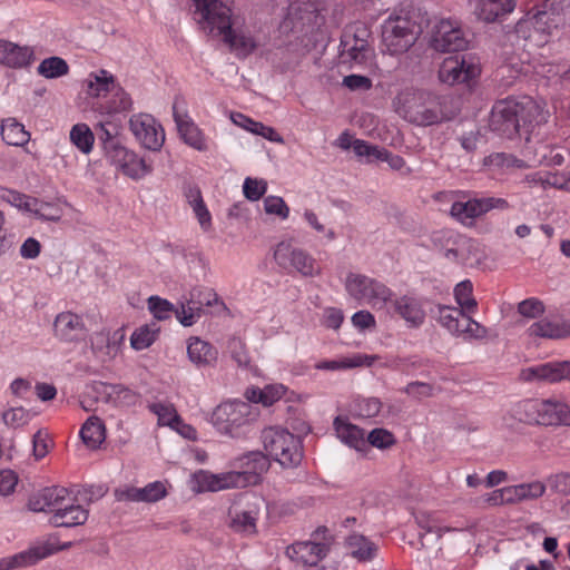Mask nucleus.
I'll return each instance as SVG.
<instances>
[{
	"label": "nucleus",
	"mask_w": 570,
	"mask_h": 570,
	"mask_svg": "<svg viewBox=\"0 0 570 570\" xmlns=\"http://www.w3.org/2000/svg\"><path fill=\"white\" fill-rule=\"evenodd\" d=\"M515 8V0H478L476 13L488 23L499 21Z\"/></svg>",
	"instance_id": "c756f323"
},
{
	"label": "nucleus",
	"mask_w": 570,
	"mask_h": 570,
	"mask_svg": "<svg viewBox=\"0 0 570 570\" xmlns=\"http://www.w3.org/2000/svg\"><path fill=\"white\" fill-rule=\"evenodd\" d=\"M30 419V412L22 406L11 407L2 413L3 423L11 429H18L26 425Z\"/></svg>",
	"instance_id": "09e8293b"
},
{
	"label": "nucleus",
	"mask_w": 570,
	"mask_h": 570,
	"mask_svg": "<svg viewBox=\"0 0 570 570\" xmlns=\"http://www.w3.org/2000/svg\"><path fill=\"white\" fill-rule=\"evenodd\" d=\"M149 409L157 414L159 423L176 428L181 424V419L171 404L154 403Z\"/></svg>",
	"instance_id": "49530a36"
},
{
	"label": "nucleus",
	"mask_w": 570,
	"mask_h": 570,
	"mask_svg": "<svg viewBox=\"0 0 570 570\" xmlns=\"http://www.w3.org/2000/svg\"><path fill=\"white\" fill-rule=\"evenodd\" d=\"M368 445L377 449H387L395 444L396 440L394 435L385 429H374L370 432L367 439H365Z\"/></svg>",
	"instance_id": "603ef678"
},
{
	"label": "nucleus",
	"mask_w": 570,
	"mask_h": 570,
	"mask_svg": "<svg viewBox=\"0 0 570 570\" xmlns=\"http://www.w3.org/2000/svg\"><path fill=\"white\" fill-rule=\"evenodd\" d=\"M194 481L196 483V490L198 492L204 491H219L230 488H236L235 480L238 479V475H234L230 472L213 474L207 471H198L193 475Z\"/></svg>",
	"instance_id": "bb28decb"
},
{
	"label": "nucleus",
	"mask_w": 570,
	"mask_h": 570,
	"mask_svg": "<svg viewBox=\"0 0 570 570\" xmlns=\"http://www.w3.org/2000/svg\"><path fill=\"white\" fill-rule=\"evenodd\" d=\"M37 70L40 76L47 79H55L67 75L69 66L60 57H49L40 62Z\"/></svg>",
	"instance_id": "ea45409f"
},
{
	"label": "nucleus",
	"mask_w": 570,
	"mask_h": 570,
	"mask_svg": "<svg viewBox=\"0 0 570 570\" xmlns=\"http://www.w3.org/2000/svg\"><path fill=\"white\" fill-rule=\"evenodd\" d=\"M343 85L350 90H368L372 88V80L361 75H348L344 77Z\"/></svg>",
	"instance_id": "774afa93"
},
{
	"label": "nucleus",
	"mask_w": 570,
	"mask_h": 570,
	"mask_svg": "<svg viewBox=\"0 0 570 570\" xmlns=\"http://www.w3.org/2000/svg\"><path fill=\"white\" fill-rule=\"evenodd\" d=\"M173 116L184 142L198 151H206L208 147L204 134L187 114L178 112L176 104L173 106Z\"/></svg>",
	"instance_id": "b1692460"
},
{
	"label": "nucleus",
	"mask_w": 570,
	"mask_h": 570,
	"mask_svg": "<svg viewBox=\"0 0 570 570\" xmlns=\"http://www.w3.org/2000/svg\"><path fill=\"white\" fill-rule=\"evenodd\" d=\"M267 189V184L264 180L247 177L244 181L243 190L247 199L255 202L258 200Z\"/></svg>",
	"instance_id": "6e6d98bb"
},
{
	"label": "nucleus",
	"mask_w": 570,
	"mask_h": 570,
	"mask_svg": "<svg viewBox=\"0 0 570 570\" xmlns=\"http://www.w3.org/2000/svg\"><path fill=\"white\" fill-rule=\"evenodd\" d=\"M367 43L364 40H355V43L344 49L342 57L355 63H363L366 60Z\"/></svg>",
	"instance_id": "680f3d73"
},
{
	"label": "nucleus",
	"mask_w": 570,
	"mask_h": 570,
	"mask_svg": "<svg viewBox=\"0 0 570 570\" xmlns=\"http://www.w3.org/2000/svg\"><path fill=\"white\" fill-rule=\"evenodd\" d=\"M375 356H367V355H356L352 358L344 360V361H324L316 364L317 370H328V371H336V370H343V368H351V367H357L362 366L364 364L372 365L373 361L375 360Z\"/></svg>",
	"instance_id": "79ce46f5"
},
{
	"label": "nucleus",
	"mask_w": 570,
	"mask_h": 570,
	"mask_svg": "<svg viewBox=\"0 0 570 570\" xmlns=\"http://www.w3.org/2000/svg\"><path fill=\"white\" fill-rule=\"evenodd\" d=\"M267 456L284 468H295L303 459L302 441L288 430L269 426L261 435Z\"/></svg>",
	"instance_id": "f03ea898"
},
{
	"label": "nucleus",
	"mask_w": 570,
	"mask_h": 570,
	"mask_svg": "<svg viewBox=\"0 0 570 570\" xmlns=\"http://www.w3.org/2000/svg\"><path fill=\"white\" fill-rule=\"evenodd\" d=\"M433 391H434V389L431 384L425 383V382H419V381L409 383L404 389V392L407 395H410L416 400L431 397L433 395Z\"/></svg>",
	"instance_id": "0e129e2a"
},
{
	"label": "nucleus",
	"mask_w": 570,
	"mask_h": 570,
	"mask_svg": "<svg viewBox=\"0 0 570 570\" xmlns=\"http://www.w3.org/2000/svg\"><path fill=\"white\" fill-rule=\"evenodd\" d=\"M71 546V542L63 543L60 547H53L51 543H45L42 546H37L28 551L18 553L16 556L4 558L0 560V570H10L20 567H27L35 564L39 560L57 552L60 550H66Z\"/></svg>",
	"instance_id": "aec40b11"
},
{
	"label": "nucleus",
	"mask_w": 570,
	"mask_h": 570,
	"mask_svg": "<svg viewBox=\"0 0 570 570\" xmlns=\"http://www.w3.org/2000/svg\"><path fill=\"white\" fill-rule=\"evenodd\" d=\"M460 334H466L472 338L482 340L488 336V328L465 315V317H463Z\"/></svg>",
	"instance_id": "052dcab7"
},
{
	"label": "nucleus",
	"mask_w": 570,
	"mask_h": 570,
	"mask_svg": "<svg viewBox=\"0 0 570 570\" xmlns=\"http://www.w3.org/2000/svg\"><path fill=\"white\" fill-rule=\"evenodd\" d=\"M334 429L337 438L358 452H366L368 450L367 442L364 436V432L358 426L352 424L341 416H336L334 420Z\"/></svg>",
	"instance_id": "a878e982"
},
{
	"label": "nucleus",
	"mask_w": 570,
	"mask_h": 570,
	"mask_svg": "<svg viewBox=\"0 0 570 570\" xmlns=\"http://www.w3.org/2000/svg\"><path fill=\"white\" fill-rule=\"evenodd\" d=\"M80 436L83 443L95 450L106 438L105 425L98 416H90L80 430Z\"/></svg>",
	"instance_id": "f704fd0d"
},
{
	"label": "nucleus",
	"mask_w": 570,
	"mask_h": 570,
	"mask_svg": "<svg viewBox=\"0 0 570 570\" xmlns=\"http://www.w3.org/2000/svg\"><path fill=\"white\" fill-rule=\"evenodd\" d=\"M0 197L11 205L22 208L27 212L32 210V205H38V199L31 198L22 193L8 188H0Z\"/></svg>",
	"instance_id": "de8ad7c7"
},
{
	"label": "nucleus",
	"mask_w": 570,
	"mask_h": 570,
	"mask_svg": "<svg viewBox=\"0 0 570 570\" xmlns=\"http://www.w3.org/2000/svg\"><path fill=\"white\" fill-rule=\"evenodd\" d=\"M548 484L557 493L570 495V474L558 473L548 479Z\"/></svg>",
	"instance_id": "69168bd1"
},
{
	"label": "nucleus",
	"mask_w": 570,
	"mask_h": 570,
	"mask_svg": "<svg viewBox=\"0 0 570 570\" xmlns=\"http://www.w3.org/2000/svg\"><path fill=\"white\" fill-rule=\"evenodd\" d=\"M395 312L411 326L419 327L424 323L425 312L421 302L412 296H402L394 301Z\"/></svg>",
	"instance_id": "2f4dec72"
},
{
	"label": "nucleus",
	"mask_w": 570,
	"mask_h": 570,
	"mask_svg": "<svg viewBox=\"0 0 570 570\" xmlns=\"http://www.w3.org/2000/svg\"><path fill=\"white\" fill-rule=\"evenodd\" d=\"M274 259L279 267L294 269L305 277H312L321 273L315 259L289 242H281L276 245Z\"/></svg>",
	"instance_id": "6e6552de"
},
{
	"label": "nucleus",
	"mask_w": 570,
	"mask_h": 570,
	"mask_svg": "<svg viewBox=\"0 0 570 570\" xmlns=\"http://www.w3.org/2000/svg\"><path fill=\"white\" fill-rule=\"evenodd\" d=\"M523 381H544L549 383L570 380V361L546 363L521 371Z\"/></svg>",
	"instance_id": "412c9836"
},
{
	"label": "nucleus",
	"mask_w": 570,
	"mask_h": 570,
	"mask_svg": "<svg viewBox=\"0 0 570 570\" xmlns=\"http://www.w3.org/2000/svg\"><path fill=\"white\" fill-rule=\"evenodd\" d=\"M189 360L197 366H210L217 361L218 352L199 337H190L187 346Z\"/></svg>",
	"instance_id": "473e14b6"
},
{
	"label": "nucleus",
	"mask_w": 570,
	"mask_h": 570,
	"mask_svg": "<svg viewBox=\"0 0 570 570\" xmlns=\"http://www.w3.org/2000/svg\"><path fill=\"white\" fill-rule=\"evenodd\" d=\"M347 293L357 301H366L372 306L390 299L392 292L384 284L365 275L350 273L346 278Z\"/></svg>",
	"instance_id": "9d476101"
},
{
	"label": "nucleus",
	"mask_w": 570,
	"mask_h": 570,
	"mask_svg": "<svg viewBox=\"0 0 570 570\" xmlns=\"http://www.w3.org/2000/svg\"><path fill=\"white\" fill-rule=\"evenodd\" d=\"M550 112L544 101L529 96L498 101L491 111L489 127L499 135L513 139L529 136L535 128L547 124Z\"/></svg>",
	"instance_id": "f257e3e1"
},
{
	"label": "nucleus",
	"mask_w": 570,
	"mask_h": 570,
	"mask_svg": "<svg viewBox=\"0 0 570 570\" xmlns=\"http://www.w3.org/2000/svg\"><path fill=\"white\" fill-rule=\"evenodd\" d=\"M129 127L141 145L149 150H159L165 141V132L150 115H134Z\"/></svg>",
	"instance_id": "2eb2a0df"
},
{
	"label": "nucleus",
	"mask_w": 570,
	"mask_h": 570,
	"mask_svg": "<svg viewBox=\"0 0 570 570\" xmlns=\"http://www.w3.org/2000/svg\"><path fill=\"white\" fill-rule=\"evenodd\" d=\"M531 337H542L550 340H561L570 337V321L551 322L543 318L531 324L528 328Z\"/></svg>",
	"instance_id": "7c9ffc66"
},
{
	"label": "nucleus",
	"mask_w": 570,
	"mask_h": 570,
	"mask_svg": "<svg viewBox=\"0 0 570 570\" xmlns=\"http://www.w3.org/2000/svg\"><path fill=\"white\" fill-rule=\"evenodd\" d=\"M465 317V311L445 305L438 306V321L450 333L460 335V330Z\"/></svg>",
	"instance_id": "4c0bfd02"
},
{
	"label": "nucleus",
	"mask_w": 570,
	"mask_h": 570,
	"mask_svg": "<svg viewBox=\"0 0 570 570\" xmlns=\"http://www.w3.org/2000/svg\"><path fill=\"white\" fill-rule=\"evenodd\" d=\"M118 500L154 503L166 497L167 490L165 484L156 481L144 488L130 487L122 491L116 492Z\"/></svg>",
	"instance_id": "393cba45"
},
{
	"label": "nucleus",
	"mask_w": 570,
	"mask_h": 570,
	"mask_svg": "<svg viewBox=\"0 0 570 570\" xmlns=\"http://www.w3.org/2000/svg\"><path fill=\"white\" fill-rule=\"evenodd\" d=\"M1 136L6 144L17 147L23 146L30 140L29 131L16 118H8L2 121Z\"/></svg>",
	"instance_id": "c9c22d12"
},
{
	"label": "nucleus",
	"mask_w": 570,
	"mask_h": 570,
	"mask_svg": "<svg viewBox=\"0 0 570 570\" xmlns=\"http://www.w3.org/2000/svg\"><path fill=\"white\" fill-rule=\"evenodd\" d=\"M99 396H104L106 402H112L117 406H131L135 405L139 400V394L131 391L130 389L120 384H107L104 382H95L89 391L83 395L80 401L81 407L85 411L91 410L90 400H98Z\"/></svg>",
	"instance_id": "9b49d317"
},
{
	"label": "nucleus",
	"mask_w": 570,
	"mask_h": 570,
	"mask_svg": "<svg viewBox=\"0 0 570 570\" xmlns=\"http://www.w3.org/2000/svg\"><path fill=\"white\" fill-rule=\"evenodd\" d=\"M483 165L490 169H503V168H525L527 164L514 157L513 155L505 153H494L484 158Z\"/></svg>",
	"instance_id": "37998d69"
},
{
	"label": "nucleus",
	"mask_w": 570,
	"mask_h": 570,
	"mask_svg": "<svg viewBox=\"0 0 570 570\" xmlns=\"http://www.w3.org/2000/svg\"><path fill=\"white\" fill-rule=\"evenodd\" d=\"M353 150L358 157H366L368 160H382L386 156V149L370 145L364 140L354 139Z\"/></svg>",
	"instance_id": "3c124183"
},
{
	"label": "nucleus",
	"mask_w": 570,
	"mask_h": 570,
	"mask_svg": "<svg viewBox=\"0 0 570 570\" xmlns=\"http://www.w3.org/2000/svg\"><path fill=\"white\" fill-rule=\"evenodd\" d=\"M480 75V68L471 62L466 61L464 57L446 58L439 71V78L442 82L451 86L455 83H470L472 80L478 78Z\"/></svg>",
	"instance_id": "f3484780"
},
{
	"label": "nucleus",
	"mask_w": 570,
	"mask_h": 570,
	"mask_svg": "<svg viewBox=\"0 0 570 570\" xmlns=\"http://www.w3.org/2000/svg\"><path fill=\"white\" fill-rule=\"evenodd\" d=\"M112 83L114 77L108 76L106 70H100V73L95 76V81L89 80L88 94L92 97H100L110 90Z\"/></svg>",
	"instance_id": "864d4df0"
},
{
	"label": "nucleus",
	"mask_w": 570,
	"mask_h": 570,
	"mask_svg": "<svg viewBox=\"0 0 570 570\" xmlns=\"http://www.w3.org/2000/svg\"><path fill=\"white\" fill-rule=\"evenodd\" d=\"M421 28L409 17H390L382 26V41L391 55L407 51L416 41Z\"/></svg>",
	"instance_id": "423d86ee"
},
{
	"label": "nucleus",
	"mask_w": 570,
	"mask_h": 570,
	"mask_svg": "<svg viewBox=\"0 0 570 570\" xmlns=\"http://www.w3.org/2000/svg\"><path fill=\"white\" fill-rule=\"evenodd\" d=\"M148 308L158 321L168 320L171 313H175V306L169 301L159 296H150L148 298Z\"/></svg>",
	"instance_id": "8fccbe9b"
},
{
	"label": "nucleus",
	"mask_w": 570,
	"mask_h": 570,
	"mask_svg": "<svg viewBox=\"0 0 570 570\" xmlns=\"http://www.w3.org/2000/svg\"><path fill=\"white\" fill-rule=\"evenodd\" d=\"M159 326L156 323L147 324L137 328L131 337L130 344L135 350H144L149 347L159 333Z\"/></svg>",
	"instance_id": "a19ab883"
},
{
	"label": "nucleus",
	"mask_w": 570,
	"mask_h": 570,
	"mask_svg": "<svg viewBox=\"0 0 570 570\" xmlns=\"http://www.w3.org/2000/svg\"><path fill=\"white\" fill-rule=\"evenodd\" d=\"M400 101L399 112L411 124L432 126L444 119L439 98L430 92H406Z\"/></svg>",
	"instance_id": "7ed1b4c3"
},
{
	"label": "nucleus",
	"mask_w": 570,
	"mask_h": 570,
	"mask_svg": "<svg viewBox=\"0 0 570 570\" xmlns=\"http://www.w3.org/2000/svg\"><path fill=\"white\" fill-rule=\"evenodd\" d=\"M71 141L82 151L89 153L94 144V134L85 124L75 125L70 131Z\"/></svg>",
	"instance_id": "a18cd8bd"
},
{
	"label": "nucleus",
	"mask_w": 570,
	"mask_h": 570,
	"mask_svg": "<svg viewBox=\"0 0 570 570\" xmlns=\"http://www.w3.org/2000/svg\"><path fill=\"white\" fill-rule=\"evenodd\" d=\"M53 331L58 338L65 342H75L86 335L87 328L80 315L62 312L56 316Z\"/></svg>",
	"instance_id": "5701e85b"
},
{
	"label": "nucleus",
	"mask_w": 570,
	"mask_h": 570,
	"mask_svg": "<svg viewBox=\"0 0 570 570\" xmlns=\"http://www.w3.org/2000/svg\"><path fill=\"white\" fill-rule=\"evenodd\" d=\"M76 501L77 500L72 498L68 501L66 507H62L63 511L52 514L49 519L50 524L56 528H71L83 524L88 519V511Z\"/></svg>",
	"instance_id": "cd10ccee"
},
{
	"label": "nucleus",
	"mask_w": 570,
	"mask_h": 570,
	"mask_svg": "<svg viewBox=\"0 0 570 570\" xmlns=\"http://www.w3.org/2000/svg\"><path fill=\"white\" fill-rule=\"evenodd\" d=\"M328 550V542L303 541L287 547L286 554L296 562L312 567L325 558Z\"/></svg>",
	"instance_id": "4be33fe9"
},
{
	"label": "nucleus",
	"mask_w": 570,
	"mask_h": 570,
	"mask_svg": "<svg viewBox=\"0 0 570 570\" xmlns=\"http://www.w3.org/2000/svg\"><path fill=\"white\" fill-rule=\"evenodd\" d=\"M551 400H523L514 404L502 417L508 430L517 431L520 424L551 426L554 412Z\"/></svg>",
	"instance_id": "20e7f679"
},
{
	"label": "nucleus",
	"mask_w": 570,
	"mask_h": 570,
	"mask_svg": "<svg viewBox=\"0 0 570 570\" xmlns=\"http://www.w3.org/2000/svg\"><path fill=\"white\" fill-rule=\"evenodd\" d=\"M518 312L528 318H537L544 313V304L538 298H527L518 304Z\"/></svg>",
	"instance_id": "5fc2aeb1"
},
{
	"label": "nucleus",
	"mask_w": 570,
	"mask_h": 570,
	"mask_svg": "<svg viewBox=\"0 0 570 570\" xmlns=\"http://www.w3.org/2000/svg\"><path fill=\"white\" fill-rule=\"evenodd\" d=\"M265 212L269 215H277L282 219H286L289 214V208L282 197L268 196L264 199Z\"/></svg>",
	"instance_id": "4d7b16f0"
},
{
	"label": "nucleus",
	"mask_w": 570,
	"mask_h": 570,
	"mask_svg": "<svg viewBox=\"0 0 570 570\" xmlns=\"http://www.w3.org/2000/svg\"><path fill=\"white\" fill-rule=\"evenodd\" d=\"M569 8L568 0H548L543 8L533 16L535 27L543 32L551 33L553 29L566 23Z\"/></svg>",
	"instance_id": "6ab92c4d"
},
{
	"label": "nucleus",
	"mask_w": 570,
	"mask_h": 570,
	"mask_svg": "<svg viewBox=\"0 0 570 570\" xmlns=\"http://www.w3.org/2000/svg\"><path fill=\"white\" fill-rule=\"evenodd\" d=\"M233 120L235 124L242 126L243 128L247 129L248 131L262 136L266 138L269 141L283 144L284 139L283 137L276 132V130L272 127L265 126L262 122L254 121L250 118L237 114L235 117H233Z\"/></svg>",
	"instance_id": "e433bc0d"
},
{
	"label": "nucleus",
	"mask_w": 570,
	"mask_h": 570,
	"mask_svg": "<svg viewBox=\"0 0 570 570\" xmlns=\"http://www.w3.org/2000/svg\"><path fill=\"white\" fill-rule=\"evenodd\" d=\"M228 350L232 357L237 362L238 365L246 366L249 364L250 358L245 348V344L240 338L232 337L228 341Z\"/></svg>",
	"instance_id": "bf43d9fd"
},
{
	"label": "nucleus",
	"mask_w": 570,
	"mask_h": 570,
	"mask_svg": "<svg viewBox=\"0 0 570 570\" xmlns=\"http://www.w3.org/2000/svg\"><path fill=\"white\" fill-rule=\"evenodd\" d=\"M32 50L0 39V63L10 68H22L30 63Z\"/></svg>",
	"instance_id": "c85d7f7f"
},
{
	"label": "nucleus",
	"mask_w": 570,
	"mask_h": 570,
	"mask_svg": "<svg viewBox=\"0 0 570 570\" xmlns=\"http://www.w3.org/2000/svg\"><path fill=\"white\" fill-rule=\"evenodd\" d=\"M473 285L471 281L465 279L459 283L454 288V296L461 309L468 313H473L478 306L475 298L472 295Z\"/></svg>",
	"instance_id": "c03bdc74"
},
{
	"label": "nucleus",
	"mask_w": 570,
	"mask_h": 570,
	"mask_svg": "<svg viewBox=\"0 0 570 570\" xmlns=\"http://www.w3.org/2000/svg\"><path fill=\"white\" fill-rule=\"evenodd\" d=\"M38 218L51 222H58L61 218V210L49 203H40L32 205V210Z\"/></svg>",
	"instance_id": "e2e57ef3"
},
{
	"label": "nucleus",
	"mask_w": 570,
	"mask_h": 570,
	"mask_svg": "<svg viewBox=\"0 0 570 570\" xmlns=\"http://www.w3.org/2000/svg\"><path fill=\"white\" fill-rule=\"evenodd\" d=\"M255 521V517L249 512L244 511L242 513H236L235 517H233L230 527L236 531L254 533L256 528Z\"/></svg>",
	"instance_id": "13d9d810"
},
{
	"label": "nucleus",
	"mask_w": 570,
	"mask_h": 570,
	"mask_svg": "<svg viewBox=\"0 0 570 570\" xmlns=\"http://www.w3.org/2000/svg\"><path fill=\"white\" fill-rule=\"evenodd\" d=\"M195 17L202 28L212 35H220L234 20L229 0H194Z\"/></svg>",
	"instance_id": "0eeeda50"
},
{
	"label": "nucleus",
	"mask_w": 570,
	"mask_h": 570,
	"mask_svg": "<svg viewBox=\"0 0 570 570\" xmlns=\"http://www.w3.org/2000/svg\"><path fill=\"white\" fill-rule=\"evenodd\" d=\"M255 416L256 412L253 411L252 404L244 401L225 402L218 405L213 413L217 429L232 438L244 435V429L255 420Z\"/></svg>",
	"instance_id": "39448f33"
},
{
	"label": "nucleus",
	"mask_w": 570,
	"mask_h": 570,
	"mask_svg": "<svg viewBox=\"0 0 570 570\" xmlns=\"http://www.w3.org/2000/svg\"><path fill=\"white\" fill-rule=\"evenodd\" d=\"M507 490L510 504H514L524 500H533L542 497L546 492V485L540 481H535L531 483L507 487Z\"/></svg>",
	"instance_id": "72a5a7b5"
},
{
	"label": "nucleus",
	"mask_w": 570,
	"mask_h": 570,
	"mask_svg": "<svg viewBox=\"0 0 570 570\" xmlns=\"http://www.w3.org/2000/svg\"><path fill=\"white\" fill-rule=\"evenodd\" d=\"M552 410L554 412L551 426L570 425V407L558 401H553Z\"/></svg>",
	"instance_id": "338daca9"
},
{
	"label": "nucleus",
	"mask_w": 570,
	"mask_h": 570,
	"mask_svg": "<svg viewBox=\"0 0 570 570\" xmlns=\"http://www.w3.org/2000/svg\"><path fill=\"white\" fill-rule=\"evenodd\" d=\"M347 544L351 549V554L360 561L372 560L377 550L375 543L361 534L350 535Z\"/></svg>",
	"instance_id": "58836bf2"
},
{
	"label": "nucleus",
	"mask_w": 570,
	"mask_h": 570,
	"mask_svg": "<svg viewBox=\"0 0 570 570\" xmlns=\"http://www.w3.org/2000/svg\"><path fill=\"white\" fill-rule=\"evenodd\" d=\"M235 465L240 471H232L234 475H238L235 480L236 488H246L248 485L257 484L262 473L269 469V460L267 454L261 451H252L243 456L236 459Z\"/></svg>",
	"instance_id": "ddd939ff"
},
{
	"label": "nucleus",
	"mask_w": 570,
	"mask_h": 570,
	"mask_svg": "<svg viewBox=\"0 0 570 570\" xmlns=\"http://www.w3.org/2000/svg\"><path fill=\"white\" fill-rule=\"evenodd\" d=\"M105 153L108 159L130 178H140L151 170V167L142 158H139L119 142L109 145Z\"/></svg>",
	"instance_id": "dca6fc26"
},
{
	"label": "nucleus",
	"mask_w": 570,
	"mask_h": 570,
	"mask_svg": "<svg viewBox=\"0 0 570 570\" xmlns=\"http://www.w3.org/2000/svg\"><path fill=\"white\" fill-rule=\"evenodd\" d=\"M508 207L509 203L504 198H472L465 202H454L451 206L450 214L458 222L470 225L475 218L487 214L491 209H507Z\"/></svg>",
	"instance_id": "f8f14e48"
},
{
	"label": "nucleus",
	"mask_w": 570,
	"mask_h": 570,
	"mask_svg": "<svg viewBox=\"0 0 570 570\" xmlns=\"http://www.w3.org/2000/svg\"><path fill=\"white\" fill-rule=\"evenodd\" d=\"M219 36H223L224 42L238 58L248 57L267 40L262 31L253 33L247 26L239 27L236 19Z\"/></svg>",
	"instance_id": "1a4fd4ad"
},
{
	"label": "nucleus",
	"mask_w": 570,
	"mask_h": 570,
	"mask_svg": "<svg viewBox=\"0 0 570 570\" xmlns=\"http://www.w3.org/2000/svg\"><path fill=\"white\" fill-rule=\"evenodd\" d=\"M71 499L68 489L58 485L49 487L30 497L28 508L33 512H49L52 515L63 511L62 507H66Z\"/></svg>",
	"instance_id": "a211bd4d"
},
{
	"label": "nucleus",
	"mask_w": 570,
	"mask_h": 570,
	"mask_svg": "<svg viewBox=\"0 0 570 570\" xmlns=\"http://www.w3.org/2000/svg\"><path fill=\"white\" fill-rule=\"evenodd\" d=\"M431 47L440 52H456L466 49L468 40L455 22L441 20L433 28Z\"/></svg>",
	"instance_id": "4468645a"
}]
</instances>
